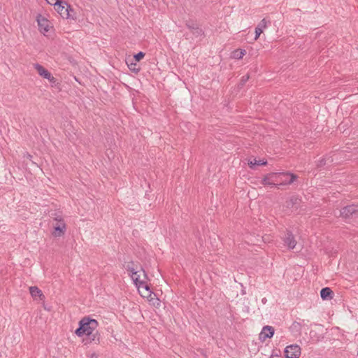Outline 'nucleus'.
I'll return each instance as SVG.
<instances>
[{"mask_svg":"<svg viewBox=\"0 0 358 358\" xmlns=\"http://www.w3.org/2000/svg\"><path fill=\"white\" fill-rule=\"evenodd\" d=\"M283 242L289 250H293L296 245V241L295 240L294 236L289 231H287L285 234V236L283 237Z\"/></svg>","mask_w":358,"mask_h":358,"instance_id":"obj_9","label":"nucleus"},{"mask_svg":"<svg viewBox=\"0 0 358 358\" xmlns=\"http://www.w3.org/2000/svg\"><path fill=\"white\" fill-rule=\"evenodd\" d=\"M135 274L131 273L130 275L137 286L138 284L142 283L143 281L148 280V276L145 271L143 269L142 266L134 271Z\"/></svg>","mask_w":358,"mask_h":358,"instance_id":"obj_6","label":"nucleus"},{"mask_svg":"<svg viewBox=\"0 0 358 358\" xmlns=\"http://www.w3.org/2000/svg\"><path fill=\"white\" fill-rule=\"evenodd\" d=\"M267 164V162L264 159H254L253 160L250 161L249 163V165L251 168H252L255 165H266Z\"/></svg>","mask_w":358,"mask_h":358,"instance_id":"obj_18","label":"nucleus"},{"mask_svg":"<svg viewBox=\"0 0 358 358\" xmlns=\"http://www.w3.org/2000/svg\"><path fill=\"white\" fill-rule=\"evenodd\" d=\"M286 358H299L301 355V348L296 344L288 345L285 349Z\"/></svg>","mask_w":358,"mask_h":358,"instance_id":"obj_4","label":"nucleus"},{"mask_svg":"<svg viewBox=\"0 0 358 358\" xmlns=\"http://www.w3.org/2000/svg\"><path fill=\"white\" fill-rule=\"evenodd\" d=\"M246 54L245 50H236L232 52V56L234 59H240Z\"/></svg>","mask_w":358,"mask_h":358,"instance_id":"obj_17","label":"nucleus"},{"mask_svg":"<svg viewBox=\"0 0 358 358\" xmlns=\"http://www.w3.org/2000/svg\"><path fill=\"white\" fill-rule=\"evenodd\" d=\"M186 26L192 31L196 27H197V24L195 23L194 21L189 20L187 21Z\"/></svg>","mask_w":358,"mask_h":358,"instance_id":"obj_22","label":"nucleus"},{"mask_svg":"<svg viewBox=\"0 0 358 358\" xmlns=\"http://www.w3.org/2000/svg\"><path fill=\"white\" fill-rule=\"evenodd\" d=\"M249 80V76L246 75L242 77L240 83L241 86H243L246 82Z\"/></svg>","mask_w":358,"mask_h":358,"instance_id":"obj_24","label":"nucleus"},{"mask_svg":"<svg viewBox=\"0 0 358 358\" xmlns=\"http://www.w3.org/2000/svg\"><path fill=\"white\" fill-rule=\"evenodd\" d=\"M274 328L271 326H264L259 334V338L262 341H265L266 338L273 337L274 334Z\"/></svg>","mask_w":358,"mask_h":358,"instance_id":"obj_10","label":"nucleus"},{"mask_svg":"<svg viewBox=\"0 0 358 358\" xmlns=\"http://www.w3.org/2000/svg\"><path fill=\"white\" fill-rule=\"evenodd\" d=\"M340 214L346 219L358 216V206L355 205L345 206L340 210Z\"/></svg>","mask_w":358,"mask_h":358,"instance_id":"obj_7","label":"nucleus"},{"mask_svg":"<svg viewBox=\"0 0 358 358\" xmlns=\"http://www.w3.org/2000/svg\"><path fill=\"white\" fill-rule=\"evenodd\" d=\"M279 182H278V185H289V183H285V182H288L290 180V177L281 176L278 178Z\"/></svg>","mask_w":358,"mask_h":358,"instance_id":"obj_20","label":"nucleus"},{"mask_svg":"<svg viewBox=\"0 0 358 358\" xmlns=\"http://www.w3.org/2000/svg\"><path fill=\"white\" fill-rule=\"evenodd\" d=\"M300 200L295 196L290 197L287 201H286V207L289 208H293L295 206L299 204Z\"/></svg>","mask_w":358,"mask_h":358,"instance_id":"obj_16","label":"nucleus"},{"mask_svg":"<svg viewBox=\"0 0 358 358\" xmlns=\"http://www.w3.org/2000/svg\"><path fill=\"white\" fill-rule=\"evenodd\" d=\"M270 23V21H267L266 19L264 18L261 22L257 24L255 28V39L257 40L261 34L263 32L264 29L267 27V24Z\"/></svg>","mask_w":358,"mask_h":358,"instance_id":"obj_12","label":"nucleus"},{"mask_svg":"<svg viewBox=\"0 0 358 358\" xmlns=\"http://www.w3.org/2000/svg\"><path fill=\"white\" fill-rule=\"evenodd\" d=\"M137 287L139 288V287H142V288H144L146 291H148L149 295L151 294V291L150 290V287L149 285L146 283V280L145 281H143L142 283H140L138 284V285H137Z\"/></svg>","mask_w":358,"mask_h":358,"instance_id":"obj_21","label":"nucleus"},{"mask_svg":"<svg viewBox=\"0 0 358 358\" xmlns=\"http://www.w3.org/2000/svg\"><path fill=\"white\" fill-rule=\"evenodd\" d=\"M333 296L334 292L329 287L322 288L320 291V296L323 300L331 299Z\"/></svg>","mask_w":358,"mask_h":358,"instance_id":"obj_14","label":"nucleus"},{"mask_svg":"<svg viewBox=\"0 0 358 358\" xmlns=\"http://www.w3.org/2000/svg\"><path fill=\"white\" fill-rule=\"evenodd\" d=\"M191 32L196 37L201 36L203 34L202 29H201L198 26L196 27Z\"/></svg>","mask_w":358,"mask_h":358,"instance_id":"obj_19","label":"nucleus"},{"mask_svg":"<svg viewBox=\"0 0 358 358\" xmlns=\"http://www.w3.org/2000/svg\"><path fill=\"white\" fill-rule=\"evenodd\" d=\"M323 164V159L320 161V165Z\"/></svg>","mask_w":358,"mask_h":358,"instance_id":"obj_25","label":"nucleus"},{"mask_svg":"<svg viewBox=\"0 0 358 358\" xmlns=\"http://www.w3.org/2000/svg\"><path fill=\"white\" fill-rule=\"evenodd\" d=\"M281 176L290 177V180L285 183L292 184L297 178V176L289 172L270 173L265 176L262 179V184L264 185H271L272 187L278 186L279 182L278 178Z\"/></svg>","mask_w":358,"mask_h":358,"instance_id":"obj_2","label":"nucleus"},{"mask_svg":"<svg viewBox=\"0 0 358 358\" xmlns=\"http://www.w3.org/2000/svg\"><path fill=\"white\" fill-rule=\"evenodd\" d=\"M37 22L41 32L46 33L50 30V22L45 17L39 15L37 17Z\"/></svg>","mask_w":358,"mask_h":358,"instance_id":"obj_11","label":"nucleus"},{"mask_svg":"<svg viewBox=\"0 0 358 358\" xmlns=\"http://www.w3.org/2000/svg\"><path fill=\"white\" fill-rule=\"evenodd\" d=\"M141 265L137 263V262H134L133 261H131V262H125V264H124V268L128 271L129 272V273H132V274H135L134 271L141 268Z\"/></svg>","mask_w":358,"mask_h":358,"instance_id":"obj_13","label":"nucleus"},{"mask_svg":"<svg viewBox=\"0 0 358 358\" xmlns=\"http://www.w3.org/2000/svg\"><path fill=\"white\" fill-rule=\"evenodd\" d=\"M35 69L36 70L37 73L44 78L48 79L50 83H55L57 80L55 78H54L52 74L45 69L43 66L40 65L39 64H35Z\"/></svg>","mask_w":358,"mask_h":358,"instance_id":"obj_8","label":"nucleus"},{"mask_svg":"<svg viewBox=\"0 0 358 358\" xmlns=\"http://www.w3.org/2000/svg\"><path fill=\"white\" fill-rule=\"evenodd\" d=\"M29 292H30L31 296L34 298L39 297L40 299H42V297H44L41 290L39 289L36 286L30 287Z\"/></svg>","mask_w":358,"mask_h":358,"instance_id":"obj_15","label":"nucleus"},{"mask_svg":"<svg viewBox=\"0 0 358 358\" xmlns=\"http://www.w3.org/2000/svg\"><path fill=\"white\" fill-rule=\"evenodd\" d=\"M98 327V322L94 319L89 317H83L79 322V327L76 330L75 333L78 336L87 335L90 336L93 335L94 331Z\"/></svg>","mask_w":358,"mask_h":358,"instance_id":"obj_1","label":"nucleus"},{"mask_svg":"<svg viewBox=\"0 0 358 358\" xmlns=\"http://www.w3.org/2000/svg\"><path fill=\"white\" fill-rule=\"evenodd\" d=\"M145 56V53L143 52H139L138 53L134 55V59L136 61L139 62L141 59H142Z\"/></svg>","mask_w":358,"mask_h":358,"instance_id":"obj_23","label":"nucleus"},{"mask_svg":"<svg viewBox=\"0 0 358 358\" xmlns=\"http://www.w3.org/2000/svg\"><path fill=\"white\" fill-rule=\"evenodd\" d=\"M57 222L54 225V231L52 232V235L55 237H60L62 236L65 231H66V224L61 217H57L55 219Z\"/></svg>","mask_w":358,"mask_h":358,"instance_id":"obj_5","label":"nucleus"},{"mask_svg":"<svg viewBox=\"0 0 358 358\" xmlns=\"http://www.w3.org/2000/svg\"><path fill=\"white\" fill-rule=\"evenodd\" d=\"M52 5L54 6L55 9L63 18H73V16L71 14V12H72L73 10L65 1L62 0L55 1V3Z\"/></svg>","mask_w":358,"mask_h":358,"instance_id":"obj_3","label":"nucleus"}]
</instances>
